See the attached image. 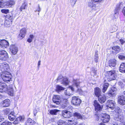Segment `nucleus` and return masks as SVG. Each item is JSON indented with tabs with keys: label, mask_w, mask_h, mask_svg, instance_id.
I'll return each instance as SVG.
<instances>
[{
	"label": "nucleus",
	"mask_w": 125,
	"mask_h": 125,
	"mask_svg": "<svg viewBox=\"0 0 125 125\" xmlns=\"http://www.w3.org/2000/svg\"><path fill=\"white\" fill-rule=\"evenodd\" d=\"M73 83L72 86H69V88L67 89L64 92L65 94L66 95L70 96L73 94L72 92L74 91V87L75 86L77 88L80 86V82L78 79H74L73 81Z\"/></svg>",
	"instance_id": "f257e3e1"
},
{
	"label": "nucleus",
	"mask_w": 125,
	"mask_h": 125,
	"mask_svg": "<svg viewBox=\"0 0 125 125\" xmlns=\"http://www.w3.org/2000/svg\"><path fill=\"white\" fill-rule=\"evenodd\" d=\"M0 76L5 82H10L11 80V75L10 73L6 72L3 73H0Z\"/></svg>",
	"instance_id": "f03ea898"
},
{
	"label": "nucleus",
	"mask_w": 125,
	"mask_h": 125,
	"mask_svg": "<svg viewBox=\"0 0 125 125\" xmlns=\"http://www.w3.org/2000/svg\"><path fill=\"white\" fill-rule=\"evenodd\" d=\"M114 119L115 120L118 121L120 122L119 123L120 125H125L123 114L115 115Z\"/></svg>",
	"instance_id": "7ed1b4c3"
},
{
	"label": "nucleus",
	"mask_w": 125,
	"mask_h": 125,
	"mask_svg": "<svg viewBox=\"0 0 125 125\" xmlns=\"http://www.w3.org/2000/svg\"><path fill=\"white\" fill-rule=\"evenodd\" d=\"M81 102V99L78 97H73L71 101L72 104L76 106H78Z\"/></svg>",
	"instance_id": "20e7f679"
},
{
	"label": "nucleus",
	"mask_w": 125,
	"mask_h": 125,
	"mask_svg": "<svg viewBox=\"0 0 125 125\" xmlns=\"http://www.w3.org/2000/svg\"><path fill=\"white\" fill-rule=\"evenodd\" d=\"M106 76L109 81L115 79L116 77L115 71H111L107 72V75Z\"/></svg>",
	"instance_id": "39448f33"
},
{
	"label": "nucleus",
	"mask_w": 125,
	"mask_h": 125,
	"mask_svg": "<svg viewBox=\"0 0 125 125\" xmlns=\"http://www.w3.org/2000/svg\"><path fill=\"white\" fill-rule=\"evenodd\" d=\"M8 54L6 51L3 50L0 51V59L5 61L8 58Z\"/></svg>",
	"instance_id": "423d86ee"
},
{
	"label": "nucleus",
	"mask_w": 125,
	"mask_h": 125,
	"mask_svg": "<svg viewBox=\"0 0 125 125\" xmlns=\"http://www.w3.org/2000/svg\"><path fill=\"white\" fill-rule=\"evenodd\" d=\"M8 87L4 83L0 82V92L3 93L7 92Z\"/></svg>",
	"instance_id": "0eeeda50"
},
{
	"label": "nucleus",
	"mask_w": 125,
	"mask_h": 125,
	"mask_svg": "<svg viewBox=\"0 0 125 125\" xmlns=\"http://www.w3.org/2000/svg\"><path fill=\"white\" fill-rule=\"evenodd\" d=\"M93 105L94 106L95 109L96 111H100L102 110L103 106L100 105L96 100L94 101Z\"/></svg>",
	"instance_id": "6e6552de"
},
{
	"label": "nucleus",
	"mask_w": 125,
	"mask_h": 125,
	"mask_svg": "<svg viewBox=\"0 0 125 125\" xmlns=\"http://www.w3.org/2000/svg\"><path fill=\"white\" fill-rule=\"evenodd\" d=\"M61 98L60 96L58 95H55L53 98V102L57 104H60L61 102Z\"/></svg>",
	"instance_id": "1a4fd4ad"
},
{
	"label": "nucleus",
	"mask_w": 125,
	"mask_h": 125,
	"mask_svg": "<svg viewBox=\"0 0 125 125\" xmlns=\"http://www.w3.org/2000/svg\"><path fill=\"white\" fill-rule=\"evenodd\" d=\"M115 102L113 100H108L107 102V106L108 108H110L112 109H114V106H115Z\"/></svg>",
	"instance_id": "9d476101"
},
{
	"label": "nucleus",
	"mask_w": 125,
	"mask_h": 125,
	"mask_svg": "<svg viewBox=\"0 0 125 125\" xmlns=\"http://www.w3.org/2000/svg\"><path fill=\"white\" fill-rule=\"evenodd\" d=\"M117 89L115 88H112L107 92L108 95L110 97H113L116 94Z\"/></svg>",
	"instance_id": "9b49d317"
},
{
	"label": "nucleus",
	"mask_w": 125,
	"mask_h": 125,
	"mask_svg": "<svg viewBox=\"0 0 125 125\" xmlns=\"http://www.w3.org/2000/svg\"><path fill=\"white\" fill-rule=\"evenodd\" d=\"M9 45V43L6 41L4 40L0 41V47L4 49L7 48Z\"/></svg>",
	"instance_id": "f8f14e48"
},
{
	"label": "nucleus",
	"mask_w": 125,
	"mask_h": 125,
	"mask_svg": "<svg viewBox=\"0 0 125 125\" xmlns=\"http://www.w3.org/2000/svg\"><path fill=\"white\" fill-rule=\"evenodd\" d=\"M62 115L64 117L69 118L72 115V113L66 110H63L62 112Z\"/></svg>",
	"instance_id": "ddd939ff"
},
{
	"label": "nucleus",
	"mask_w": 125,
	"mask_h": 125,
	"mask_svg": "<svg viewBox=\"0 0 125 125\" xmlns=\"http://www.w3.org/2000/svg\"><path fill=\"white\" fill-rule=\"evenodd\" d=\"M10 52L13 55L16 54L18 51L17 47L14 45H11L10 47Z\"/></svg>",
	"instance_id": "4468645a"
},
{
	"label": "nucleus",
	"mask_w": 125,
	"mask_h": 125,
	"mask_svg": "<svg viewBox=\"0 0 125 125\" xmlns=\"http://www.w3.org/2000/svg\"><path fill=\"white\" fill-rule=\"evenodd\" d=\"M26 32V30L25 28H22L20 31L19 37V38L22 39L23 38L25 35Z\"/></svg>",
	"instance_id": "2eb2a0df"
},
{
	"label": "nucleus",
	"mask_w": 125,
	"mask_h": 125,
	"mask_svg": "<svg viewBox=\"0 0 125 125\" xmlns=\"http://www.w3.org/2000/svg\"><path fill=\"white\" fill-rule=\"evenodd\" d=\"M124 98H125L124 95L119 96L118 100V103L122 105H124L125 104V101Z\"/></svg>",
	"instance_id": "dca6fc26"
},
{
	"label": "nucleus",
	"mask_w": 125,
	"mask_h": 125,
	"mask_svg": "<svg viewBox=\"0 0 125 125\" xmlns=\"http://www.w3.org/2000/svg\"><path fill=\"white\" fill-rule=\"evenodd\" d=\"M9 2L8 1H6L4 2L0 1V7L4 8L9 7Z\"/></svg>",
	"instance_id": "f3484780"
},
{
	"label": "nucleus",
	"mask_w": 125,
	"mask_h": 125,
	"mask_svg": "<svg viewBox=\"0 0 125 125\" xmlns=\"http://www.w3.org/2000/svg\"><path fill=\"white\" fill-rule=\"evenodd\" d=\"M116 61L115 59L110 60L108 62L109 66L111 68L115 67L116 64Z\"/></svg>",
	"instance_id": "a211bd4d"
},
{
	"label": "nucleus",
	"mask_w": 125,
	"mask_h": 125,
	"mask_svg": "<svg viewBox=\"0 0 125 125\" xmlns=\"http://www.w3.org/2000/svg\"><path fill=\"white\" fill-rule=\"evenodd\" d=\"M98 97V100L101 104L103 103L105 101L106 97L104 95H100Z\"/></svg>",
	"instance_id": "6ab92c4d"
},
{
	"label": "nucleus",
	"mask_w": 125,
	"mask_h": 125,
	"mask_svg": "<svg viewBox=\"0 0 125 125\" xmlns=\"http://www.w3.org/2000/svg\"><path fill=\"white\" fill-rule=\"evenodd\" d=\"M16 114L13 112H11L9 115L8 118L9 120L12 121L16 118Z\"/></svg>",
	"instance_id": "aec40b11"
},
{
	"label": "nucleus",
	"mask_w": 125,
	"mask_h": 125,
	"mask_svg": "<svg viewBox=\"0 0 125 125\" xmlns=\"http://www.w3.org/2000/svg\"><path fill=\"white\" fill-rule=\"evenodd\" d=\"M13 18V16L11 14H9L7 15L6 16L7 19L6 21H5V25L7 23V22H8V21H7V20H9L8 19H9L10 20V21L9 22V24H10V23H11L12 22V19Z\"/></svg>",
	"instance_id": "412c9836"
},
{
	"label": "nucleus",
	"mask_w": 125,
	"mask_h": 125,
	"mask_svg": "<svg viewBox=\"0 0 125 125\" xmlns=\"http://www.w3.org/2000/svg\"><path fill=\"white\" fill-rule=\"evenodd\" d=\"M73 116L75 118L77 119H81L83 118L81 115L77 112H74L73 114Z\"/></svg>",
	"instance_id": "4be33fe9"
},
{
	"label": "nucleus",
	"mask_w": 125,
	"mask_h": 125,
	"mask_svg": "<svg viewBox=\"0 0 125 125\" xmlns=\"http://www.w3.org/2000/svg\"><path fill=\"white\" fill-rule=\"evenodd\" d=\"M69 82L68 78L66 77H64L61 83L65 85H67L69 84Z\"/></svg>",
	"instance_id": "5701e85b"
},
{
	"label": "nucleus",
	"mask_w": 125,
	"mask_h": 125,
	"mask_svg": "<svg viewBox=\"0 0 125 125\" xmlns=\"http://www.w3.org/2000/svg\"><path fill=\"white\" fill-rule=\"evenodd\" d=\"M10 100L8 99H7L3 101L2 106L4 107L8 106L10 105Z\"/></svg>",
	"instance_id": "b1692460"
},
{
	"label": "nucleus",
	"mask_w": 125,
	"mask_h": 125,
	"mask_svg": "<svg viewBox=\"0 0 125 125\" xmlns=\"http://www.w3.org/2000/svg\"><path fill=\"white\" fill-rule=\"evenodd\" d=\"M94 93L95 95L97 97H98L101 95V90L98 88L97 87L95 89Z\"/></svg>",
	"instance_id": "393cba45"
},
{
	"label": "nucleus",
	"mask_w": 125,
	"mask_h": 125,
	"mask_svg": "<svg viewBox=\"0 0 125 125\" xmlns=\"http://www.w3.org/2000/svg\"><path fill=\"white\" fill-rule=\"evenodd\" d=\"M27 3L25 2L23 3L20 8V11H22L23 10H25L27 7Z\"/></svg>",
	"instance_id": "a878e982"
},
{
	"label": "nucleus",
	"mask_w": 125,
	"mask_h": 125,
	"mask_svg": "<svg viewBox=\"0 0 125 125\" xmlns=\"http://www.w3.org/2000/svg\"><path fill=\"white\" fill-rule=\"evenodd\" d=\"M35 122L31 118L28 119L26 122V125H33L35 124Z\"/></svg>",
	"instance_id": "bb28decb"
},
{
	"label": "nucleus",
	"mask_w": 125,
	"mask_h": 125,
	"mask_svg": "<svg viewBox=\"0 0 125 125\" xmlns=\"http://www.w3.org/2000/svg\"><path fill=\"white\" fill-rule=\"evenodd\" d=\"M115 111L116 113V114H122V110L118 107H116L115 108Z\"/></svg>",
	"instance_id": "cd10ccee"
},
{
	"label": "nucleus",
	"mask_w": 125,
	"mask_h": 125,
	"mask_svg": "<svg viewBox=\"0 0 125 125\" xmlns=\"http://www.w3.org/2000/svg\"><path fill=\"white\" fill-rule=\"evenodd\" d=\"M64 88L59 85H57L56 86V92H60L62 90H64Z\"/></svg>",
	"instance_id": "c85d7f7f"
},
{
	"label": "nucleus",
	"mask_w": 125,
	"mask_h": 125,
	"mask_svg": "<svg viewBox=\"0 0 125 125\" xmlns=\"http://www.w3.org/2000/svg\"><path fill=\"white\" fill-rule=\"evenodd\" d=\"M112 49L115 51V53H116L119 52L120 51V47L118 46H113L112 48Z\"/></svg>",
	"instance_id": "c756f323"
},
{
	"label": "nucleus",
	"mask_w": 125,
	"mask_h": 125,
	"mask_svg": "<svg viewBox=\"0 0 125 125\" xmlns=\"http://www.w3.org/2000/svg\"><path fill=\"white\" fill-rule=\"evenodd\" d=\"M88 6L92 10H94L95 8V5L92 2L88 3Z\"/></svg>",
	"instance_id": "7c9ffc66"
},
{
	"label": "nucleus",
	"mask_w": 125,
	"mask_h": 125,
	"mask_svg": "<svg viewBox=\"0 0 125 125\" xmlns=\"http://www.w3.org/2000/svg\"><path fill=\"white\" fill-rule=\"evenodd\" d=\"M13 90L12 88H9L8 87V90L7 92H5L4 93H7L9 95L12 96L13 95Z\"/></svg>",
	"instance_id": "2f4dec72"
},
{
	"label": "nucleus",
	"mask_w": 125,
	"mask_h": 125,
	"mask_svg": "<svg viewBox=\"0 0 125 125\" xmlns=\"http://www.w3.org/2000/svg\"><path fill=\"white\" fill-rule=\"evenodd\" d=\"M109 85V84L107 83H105L103 85V88L102 91L103 93H104L106 91Z\"/></svg>",
	"instance_id": "473e14b6"
},
{
	"label": "nucleus",
	"mask_w": 125,
	"mask_h": 125,
	"mask_svg": "<svg viewBox=\"0 0 125 125\" xmlns=\"http://www.w3.org/2000/svg\"><path fill=\"white\" fill-rule=\"evenodd\" d=\"M64 77H63L62 75H60L58 77L57 79H56V82L58 83L59 82H62L63 80Z\"/></svg>",
	"instance_id": "72a5a7b5"
},
{
	"label": "nucleus",
	"mask_w": 125,
	"mask_h": 125,
	"mask_svg": "<svg viewBox=\"0 0 125 125\" xmlns=\"http://www.w3.org/2000/svg\"><path fill=\"white\" fill-rule=\"evenodd\" d=\"M58 125H67L65 122L62 120H59L57 123Z\"/></svg>",
	"instance_id": "f704fd0d"
},
{
	"label": "nucleus",
	"mask_w": 125,
	"mask_h": 125,
	"mask_svg": "<svg viewBox=\"0 0 125 125\" xmlns=\"http://www.w3.org/2000/svg\"><path fill=\"white\" fill-rule=\"evenodd\" d=\"M24 117L23 116H21L17 118L16 120L18 121L19 123L20 122H23L24 120Z\"/></svg>",
	"instance_id": "c9c22d12"
},
{
	"label": "nucleus",
	"mask_w": 125,
	"mask_h": 125,
	"mask_svg": "<svg viewBox=\"0 0 125 125\" xmlns=\"http://www.w3.org/2000/svg\"><path fill=\"white\" fill-rule=\"evenodd\" d=\"M98 52L97 51H96L95 52V57L94 59V61L96 62H98Z\"/></svg>",
	"instance_id": "e433bc0d"
},
{
	"label": "nucleus",
	"mask_w": 125,
	"mask_h": 125,
	"mask_svg": "<svg viewBox=\"0 0 125 125\" xmlns=\"http://www.w3.org/2000/svg\"><path fill=\"white\" fill-rule=\"evenodd\" d=\"M59 111L57 109L52 110L50 111V113L52 115H56L57 113Z\"/></svg>",
	"instance_id": "4c0bfd02"
},
{
	"label": "nucleus",
	"mask_w": 125,
	"mask_h": 125,
	"mask_svg": "<svg viewBox=\"0 0 125 125\" xmlns=\"http://www.w3.org/2000/svg\"><path fill=\"white\" fill-rule=\"evenodd\" d=\"M10 109L9 108H6L3 110V113L5 115H7L9 113Z\"/></svg>",
	"instance_id": "58836bf2"
},
{
	"label": "nucleus",
	"mask_w": 125,
	"mask_h": 125,
	"mask_svg": "<svg viewBox=\"0 0 125 125\" xmlns=\"http://www.w3.org/2000/svg\"><path fill=\"white\" fill-rule=\"evenodd\" d=\"M11 125V122L7 121H5L2 122L0 125Z\"/></svg>",
	"instance_id": "ea45409f"
},
{
	"label": "nucleus",
	"mask_w": 125,
	"mask_h": 125,
	"mask_svg": "<svg viewBox=\"0 0 125 125\" xmlns=\"http://www.w3.org/2000/svg\"><path fill=\"white\" fill-rule=\"evenodd\" d=\"M106 119H101L103 121V123H106L108 122L109 120L110 116L109 115H107Z\"/></svg>",
	"instance_id": "a19ab883"
},
{
	"label": "nucleus",
	"mask_w": 125,
	"mask_h": 125,
	"mask_svg": "<svg viewBox=\"0 0 125 125\" xmlns=\"http://www.w3.org/2000/svg\"><path fill=\"white\" fill-rule=\"evenodd\" d=\"M66 103H63L61 105V106L63 108H65L66 107L67 105V99H65L64 100Z\"/></svg>",
	"instance_id": "79ce46f5"
},
{
	"label": "nucleus",
	"mask_w": 125,
	"mask_h": 125,
	"mask_svg": "<svg viewBox=\"0 0 125 125\" xmlns=\"http://www.w3.org/2000/svg\"><path fill=\"white\" fill-rule=\"evenodd\" d=\"M120 6V4L117 5L115 9V12H116L118 13L119 11L121 9Z\"/></svg>",
	"instance_id": "37998d69"
},
{
	"label": "nucleus",
	"mask_w": 125,
	"mask_h": 125,
	"mask_svg": "<svg viewBox=\"0 0 125 125\" xmlns=\"http://www.w3.org/2000/svg\"><path fill=\"white\" fill-rule=\"evenodd\" d=\"M9 7H10L12 5H14L15 4V2L13 0H11L9 1Z\"/></svg>",
	"instance_id": "c03bdc74"
},
{
	"label": "nucleus",
	"mask_w": 125,
	"mask_h": 125,
	"mask_svg": "<svg viewBox=\"0 0 125 125\" xmlns=\"http://www.w3.org/2000/svg\"><path fill=\"white\" fill-rule=\"evenodd\" d=\"M118 57L119 59L122 60H125V56L121 54H120L119 55Z\"/></svg>",
	"instance_id": "a18cd8bd"
},
{
	"label": "nucleus",
	"mask_w": 125,
	"mask_h": 125,
	"mask_svg": "<svg viewBox=\"0 0 125 125\" xmlns=\"http://www.w3.org/2000/svg\"><path fill=\"white\" fill-rule=\"evenodd\" d=\"M9 10L8 9H2L1 11L2 13L5 14H7L9 12Z\"/></svg>",
	"instance_id": "49530a36"
},
{
	"label": "nucleus",
	"mask_w": 125,
	"mask_h": 125,
	"mask_svg": "<svg viewBox=\"0 0 125 125\" xmlns=\"http://www.w3.org/2000/svg\"><path fill=\"white\" fill-rule=\"evenodd\" d=\"M77 0H70V2L71 3V5L74 6Z\"/></svg>",
	"instance_id": "de8ad7c7"
},
{
	"label": "nucleus",
	"mask_w": 125,
	"mask_h": 125,
	"mask_svg": "<svg viewBox=\"0 0 125 125\" xmlns=\"http://www.w3.org/2000/svg\"><path fill=\"white\" fill-rule=\"evenodd\" d=\"M120 68L121 69H123V68H125V63H122L120 65Z\"/></svg>",
	"instance_id": "09e8293b"
},
{
	"label": "nucleus",
	"mask_w": 125,
	"mask_h": 125,
	"mask_svg": "<svg viewBox=\"0 0 125 125\" xmlns=\"http://www.w3.org/2000/svg\"><path fill=\"white\" fill-rule=\"evenodd\" d=\"M77 92L79 94H83V92L82 91L81 89H78Z\"/></svg>",
	"instance_id": "8fccbe9b"
},
{
	"label": "nucleus",
	"mask_w": 125,
	"mask_h": 125,
	"mask_svg": "<svg viewBox=\"0 0 125 125\" xmlns=\"http://www.w3.org/2000/svg\"><path fill=\"white\" fill-rule=\"evenodd\" d=\"M107 115H109L106 114H103V115H102V119H106V117H107Z\"/></svg>",
	"instance_id": "3c124183"
},
{
	"label": "nucleus",
	"mask_w": 125,
	"mask_h": 125,
	"mask_svg": "<svg viewBox=\"0 0 125 125\" xmlns=\"http://www.w3.org/2000/svg\"><path fill=\"white\" fill-rule=\"evenodd\" d=\"M93 2L99 3L101 2L102 0H92Z\"/></svg>",
	"instance_id": "603ef678"
},
{
	"label": "nucleus",
	"mask_w": 125,
	"mask_h": 125,
	"mask_svg": "<svg viewBox=\"0 0 125 125\" xmlns=\"http://www.w3.org/2000/svg\"><path fill=\"white\" fill-rule=\"evenodd\" d=\"M119 71L122 73H125V68L121 69V68H120Z\"/></svg>",
	"instance_id": "864d4df0"
},
{
	"label": "nucleus",
	"mask_w": 125,
	"mask_h": 125,
	"mask_svg": "<svg viewBox=\"0 0 125 125\" xmlns=\"http://www.w3.org/2000/svg\"><path fill=\"white\" fill-rule=\"evenodd\" d=\"M118 13L115 12V14H114V17L115 19H116L117 18L118 15Z\"/></svg>",
	"instance_id": "5fc2aeb1"
},
{
	"label": "nucleus",
	"mask_w": 125,
	"mask_h": 125,
	"mask_svg": "<svg viewBox=\"0 0 125 125\" xmlns=\"http://www.w3.org/2000/svg\"><path fill=\"white\" fill-rule=\"evenodd\" d=\"M13 123V124L14 125H16L19 123L18 121L17 120H16H16L14 121Z\"/></svg>",
	"instance_id": "6e6d98bb"
},
{
	"label": "nucleus",
	"mask_w": 125,
	"mask_h": 125,
	"mask_svg": "<svg viewBox=\"0 0 125 125\" xmlns=\"http://www.w3.org/2000/svg\"><path fill=\"white\" fill-rule=\"evenodd\" d=\"M33 112L34 116H36V114L37 112V111L36 109H35L34 110Z\"/></svg>",
	"instance_id": "4d7b16f0"
},
{
	"label": "nucleus",
	"mask_w": 125,
	"mask_h": 125,
	"mask_svg": "<svg viewBox=\"0 0 125 125\" xmlns=\"http://www.w3.org/2000/svg\"><path fill=\"white\" fill-rule=\"evenodd\" d=\"M120 42L122 44H123V43L125 42V41H123L122 39H120Z\"/></svg>",
	"instance_id": "13d9d810"
},
{
	"label": "nucleus",
	"mask_w": 125,
	"mask_h": 125,
	"mask_svg": "<svg viewBox=\"0 0 125 125\" xmlns=\"http://www.w3.org/2000/svg\"><path fill=\"white\" fill-rule=\"evenodd\" d=\"M29 37L32 40L33 38H34V36L33 35H30L29 36Z\"/></svg>",
	"instance_id": "bf43d9fd"
},
{
	"label": "nucleus",
	"mask_w": 125,
	"mask_h": 125,
	"mask_svg": "<svg viewBox=\"0 0 125 125\" xmlns=\"http://www.w3.org/2000/svg\"><path fill=\"white\" fill-rule=\"evenodd\" d=\"M32 40L30 38L27 40V41L29 43H31L32 41Z\"/></svg>",
	"instance_id": "052dcab7"
},
{
	"label": "nucleus",
	"mask_w": 125,
	"mask_h": 125,
	"mask_svg": "<svg viewBox=\"0 0 125 125\" xmlns=\"http://www.w3.org/2000/svg\"><path fill=\"white\" fill-rule=\"evenodd\" d=\"M37 10L39 12H40L41 11V9L40 8L39 5H38Z\"/></svg>",
	"instance_id": "680f3d73"
},
{
	"label": "nucleus",
	"mask_w": 125,
	"mask_h": 125,
	"mask_svg": "<svg viewBox=\"0 0 125 125\" xmlns=\"http://www.w3.org/2000/svg\"><path fill=\"white\" fill-rule=\"evenodd\" d=\"M41 61L40 60L38 62V68L39 67V66L41 64Z\"/></svg>",
	"instance_id": "e2e57ef3"
},
{
	"label": "nucleus",
	"mask_w": 125,
	"mask_h": 125,
	"mask_svg": "<svg viewBox=\"0 0 125 125\" xmlns=\"http://www.w3.org/2000/svg\"><path fill=\"white\" fill-rule=\"evenodd\" d=\"M99 125H105V124L104 123H101L99 124Z\"/></svg>",
	"instance_id": "0e129e2a"
},
{
	"label": "nucleus",
	"mask_w": 125,
	"mask_h": 125,
	"mask_svg": "<svg viewBox=\"0 0 125 125\" xmlns=\"http://www.w3.org/2000/svg\"><path fill=\"white\" fill-rule=\"evenodd\" d=\"M123 95H124L125 96V91L123 92Z\"/></svg>",
	"instance_id": "69168bd1"
},
{
	"label": "nucleus",
	"mask_w": 125,
	"mask_h": 125,
	"mask_svg": "<svg viewBox=\"0 0 125 125\" xmlns=\"http://www.w3.org/2000/svg\"><path fill=\"white\" fill-rule=\"evenodd\" d=\"M122 32H125V29H124L123 30Z\"/></svg>",
	"instance_id": "338daca9"
},
{
	"label": "nucleus",
	"mask_w": 125,
	"mask_h": 125,
	"mask_svg": "<svg viewBox=\"0 0 125 125\" xmlns=\"http://www.w3.org/2000/svg\"><path fill=\"white\" fill-rule=\"evenodd\" d=\"M2 119L1 118V117H0V122H1V121H2Z\"/></svg>",
	"instance_id": "774afa93"
}]
</instances>
